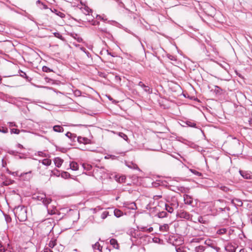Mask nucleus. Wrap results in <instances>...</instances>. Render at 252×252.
Wrapping results in <instances>:
<instances>
[{
    "label": "nucleus",
    "instance_id": "nucleus-1",
    "mask_svg": "<svg viewBox=\"0 0 252 252\" xmlns=\"http://www.w3.org/2000/svg\"><path fill=\"white\" fill-rule=\"evenodd\" d=\"M32 199L36 200L42 201L43 204L46 206L48 213L50 215H56L58 212L56 207L52 206L51 208L48 205L51 202L52 199L51 198H46V194L45 193H41L38 194H33Z\"/></svg>",
    "mask_w": 252,
    "mask_h": 252
},
{
    "label": "nucleus",
    "instance_id": "nucleus-2",
    "mask_svg": "<svg viewBox=\"0 0 252 252\" xmlns=\"http://www.w3.org/2000/svg\"><path fill=\"white\" fill-rule=\"evenodd\" d=\"M184 200L186 204L189 205L192 207H194L197 205V200H194L192 196L188 195H184Z\"/></svg>",
    "mask_w": 252,
    "mask_h": 252
},
{
    "label": "nucleus",
    "instance_id": "nucleus-3",
    "mask_svg": "<svg viewBox=\"0 0 252 252\" xmlns=\"http://www.w3.org/2000/svg\"><path fill=\"white\" fill-rule=\"evenodd\" d=\"M93 173L94 175L98 176L99 178H102L103 176L106 173V169L104 167L96 166L95 168L93 169Z\"/></svg>",
    "mask_w": 252,
    "mask_h": 252
},
{
    "label": "nucleus",
    "instance_id": "nucleus-4",
    "mask_svg": "<svg viewBox=\"0 0 252 252\" xmlns=\"http://www.w3.org/2000/svg\"><path fill=\"white\" fill-rule=\"evenodd\" d=\"M167 203L175 209H177L179 206L178 201L175 197L168 198L167 199Z\"/></svg>",
    "mask_w": 252,
    "mask_h": 252
},
{
    "label": "nucleus",
    "instance_id": "nucleus-5",
    "mask_svg": "<svg viewBox=\"0 0 252 252\" xmlns=\"http://www.w3.org/2000/svg\"><path fill=\"white\" fill-rule=\"evenodd\" d=\"M178 241V239L176 238V237L174 236H171L168 239V242L170 244H172L174 246H177L182 244L183 241L181 240V239H179V241L180 243L179 244L175 243V242H177Z\"/></svg>",
    "mask_w": 252,
    "mask_h": 252
},
{
    "label": "nucleus",
    "instance_id": "nucleus-6",
    "mask_svg": "<svg viewBox=\"0 0 252 252\" xmlns=\"http://www.w3.org/2000/svg\"><path fill=\"white\" fill-rule=\"evenodd\" d=\"M177 215L180 218L185 219L187 220H189V219L191 220L190 214L185 211L178 212Z\"/></svg>",
    "mask_w": 252,
    "mask_h": 252
},
{
    "label": "nucleus",
    "instance_id": "nucleus-7",
    "mask_svg": "<svg viewBox=\"0 0 252 252\" xmlns=\"http://www.w3.org/2000/svg\"><path fill=\"white\" fill-rule=\"evenodd\" d=\"M138 85L140 87L142 88L144 91L147 93L149 94H151L152 93V89L150 88L149 86L145 85L142 81H140Z\"/></svg>",
    "mask_w": 252,
    "mask_h": 252
},
{
    "label": "nucleus",
    "instance_id": "nucleus-8",
    "mask_svg": "<svg viewBox=\"0 0 252 252\" xmlns=\"http://www.w3.org/2000/svg\"><path fill=\"white\" fill-rule=\"evenodd\" d=\"M237 247L231 243H228L224 248L227 252H235Z\"/></svg>",
    "mask_w": 252,
    "mask_h": 252
},
{
    "label": "nucleus",
    "instance_id": "nucleus-9",
    "mask_svg": "<svg viewBox=\"0 0 252 252\" xmlns=\"http://www.w3.org/2000/svg\"><path fill=\"white\" fill-rule=\"evenodd\" d=\"M184 123L186 125H187L188 126L191 127H195V128L201 129V128L199 126H196V124L194 121L187 120V121L184 122Z\"/></svg>",
    "mask_w": 252,
    "mask_h": 252
},
{
    "label": "nucleus",
    "instance_id": "nucleus-10",
    "mask_svg": "<svg viewBox=\"0 0 252 252\" xmlns=\"http://www.w3.org/2000/svg\"><path fill=\"white\" fill-rule=\"evenodd\" d=\"M239 173L240 175L244 178L246 179H251V175L250 173L246 171L240 170Z\"/></svg>",
    "mask_w": 252,
    "mask_h": 252
},
{
    "label": "nucleus",
    "instance_id": "nucleus-11",
    "mask_svg": "<svg viewBox=\"0 0 252 252\" xmlns=\"http://www.w3.org/2000/svg\"><path fill=\"white\" fill-rule=\"evenodd\" d=\"M63 161V160L60 158H56L54 160L56 166L58 167H60L62 165Z\"/></svg>",
    "mask_w": 252,
    "mask_h": 252
},
{
    "label": "nucleus",
    "instance_id": "nucleus-12",
    "mask_svg": "<svg viewBox=\"0 0 252 252\" xmlns=\"http://www.w3.org/2000/svg\"><path fill=\"white\" fill-rule=\"evenodd\" d=\"M126 165L131 169H139L137 165L132 162H126Z\"/></svg>",
    "mask_w": 252,
    "mask_h": 252
},
{
    "label": "nucleus",
    "instance_id": "nucleus-13",
    "mask_svg": "<svg viewBox=\"0 0 252 252\" xmlns=\"http://www.w3.org/2000/svg\"><path fill=\"white\" fill-rule=\"evenodd\" d=\"M65 136L69 138L72 141H75V139L76 138V135L74 133H72L70 132H67L65 134Z\"/></svg>",
    "mask_w": 252,
    "mask_h": 252
},
{
    "label": "nucleus",
    "instance_id": "nucleus-14",
    "mask_svg": "<svg viewBox=\"0 0 252 252\" xmlns=\"http://www.w3.org/2000/svg\"><path fill=\"white\" fill-rule=\"evenodd\" d=\"M70 168L72 170L76 171L78 169V164L77 162L74 161H72L70 162L69 164Z\"/></svg>",
    "mask_w": 252,
    "mask_h": 252
},
{
    "label": "nucleus",
    "instance_id": "nucleus-15",
    "mask_svg": "<svg viewBox=\"0 0 252 252\" xmlns=\"http://www.w3.org/2000/svg\"><path fill=\"white\" fill-rule=\"evenodd\" d=\"M113 213L115 217L119 218L123 215V212L119 209H115L113 210Z\"/></svg>",
    "mask_w": 252,
    "mask_h": 252
},
{
    "label": "nucleus",
    "instance_id": "nucleus-16",
    "mask_svg": "<svg viewBox=\"0 0 252 252\" xmlns=\"http://www.w3.org/2000/svg\"><path fill=\"white\" fill-rule=\"evenodd\" d=\"M53 130L57 132H62L63 131V127L60 125L54 126L53 127Z\"/></svg>",
    "mask_w": 252,
    "mask_h": 252
},
{
    "label": "nucleus",
    "instance_id": "nucleus-17",
    "mask_svg": "<svg viewBox=\"0 0 252 252\" xmlns=\"http://www.w3.org/2000/svg\"><path fill=\"white\" fill-rule=\"evenodd\" d=\"M213 91L216 95H220L222 92V89L218 86H215V89Z\"/></svg>",
    "mask_w": 252,
    "mask_h": 252
},
{
    "label": "nucleus",
    "instance_id": "nucleus-18",
    "mask_svg": "<svg viewBox=\"0 0 252 252\" xmlns=\"http://www.w3.org/2000/svg\"><path fill=\"white\" fill-rule=\"evenodd\" d=\"M110 243L111 245L113 246L114 248L115 249H118L119 245L118 244L117 241L115 239H111L110 241Z\"/></svg>",
    "mask_w": 252,
    "mask_h": 252
},
{
    "label": "nucleus",
    "instance_id": "nucleus-19",
    "mask_svg": "<svg viewBox=\"0 0 252 252\" xmlns=\"http://www.w3.org/2000/svg\"><path fill=\"white\" fill-rule=\"evenodd\" d=\"M127 207L129 209L135 210L137 208L136 205L134 202L127 203Z\"/></svg>",
    "mask_w": 252,
    "mask_h": 252
},
{
    "label": "nucleus",
    "instance_id": "nucleus-20",
    "mask_svg": "<svg viewBox=\"0 0 252 252\" xmlns=\"http://www.w3.org/2000/svg\"><path fill=\"white\" fill-rule=\"evenodd\" d=\"M93 249H97L100 252L102 251V247L100 245L98 242L95 243L94 244L92 245Z\"/></svg>",
    "mask_w": 252,
    "mask_h": 252
},
{
    "label": "nucleus",
    "instance_id": "nucleus-21",
    "mask_svg": "<svg viewBox=\"0 0 252 252\" xmlns=\"http://www.w3.org/2000/svg\"><path fill=\"white\" fill-rule=\"evenodd\" d=\"M61 176L62 178L64 179H68L70 177V175L67 172L63 171L61 174Z\"/></svg>",
    "mask_w": 252,
    "mask_h": 252
},
{
    "label": "nucleus",
    "instance_id": "nucleus-22",
    "mask_svg": "<svg viewBox=\"0 0 252 252\" xmlns=\"http://www.w3.org/2000/svg\"><path fill=\"white\" fill-rule=\"evenodd\" d=\"M36 3L37 5H38V4L39 5V4H42V5L43 6V7H41V6H40L39 5H38L40 7V8H41V9H46L48 8V7H47V5H46L45 4L43 3L40 0H37L36 2Z\"/></svg>",
    "mask_w": 252,
    "mask_h": 252
},
{
    "label": "nucleus",
    "instance_id": "nucleus-23",
    "mask_svg": "<svg viewBox=\"0 0 252 252\" xmlns=\"http://www.w3.org/2000/svg\"><path fill=\"white\" fill-rule=\"evenodd\" d=\"M165 209L166 210L169 212V213H172L174 209H175L174 208H172L171 206H169L167 203L165 205Z\"/></svg>",
    "mask_w": 252,
    "mask_h": 252
},
{
    "label": "nucleus",
    "instance_id": "nucleus-24",
    "mask_svg": "<svg viewBox=\"0 0 252 252\" xmlns=\"http://www.w3.org/2000/svg\"><path fill=\"white\" fill-rule=\"evenodd\" d=\"M204 250L205 247L203 246H199L198 247H196L195 248L196 252H203Z\"/></svg>",
    "mask_w": 252,
    "mask_h": 252
},
{
    "label": "nucleus",
    "instance_id": "nucleus-25",
    "mask_svg": "<svg viewBox=\"0 0 252 252\" xmlns=\"http://www.w3.org/2000/svg\"><path fill=\"white\" fill-rule=\"evenodd\" d=\"M115 177L116 178L117 181L119 183L125 182L126 179V177L124 176H120L119 177V178H117V176H116Z\"/></svg>",
    "mask_w": 252,
    "mask_h": 252
},
{
    "label": "nucleus",
    "instance_id": "nucleus-26",
    "mask_svg": "<svg viewBox=\"0 0 252 252\" xmlns=\"http://www.w3.org/2000/svg\"><path fill=\"white\" fill-rule=\"evenodd\" d=\"M42 163L44 165L49 166L51 163V160L47 158H45L42 160Z\"/></svg>",
    "mask_w": 252,
    "mask_h": 252
},
{
    "label": "nucleus",
    "instance_id": "nucleus-27",
    "mask_svg": "<svg viewBox=\"0 0 252 252\" xmlns=\"http://www.w3.org/2000/svg\"><path fill=\"white\" fill-rule=\"evenodd\" d=\"M118 135L123 139H124L125 141H128V138L126 134L123 132H119L118 133Z\"/></svg>",
    "mask_w": 252,
    "mask_h": 252
},
{
    "label": "nucleus",
    "instance_id": "nucleus-28",
    "mask_svg": "<svg viewBox=\"0 0 252 252\" xmlns=\"http://www.w3.org/2000/svg\"><path fill=\"white\" fill-rule=\"evenodd\" d=\"M82 166L85 170H87V171H89V170H91L92 168V165L88 164L83 163L82 164Z\"/></svg>",
    "mask_w": 252,
    "mask_h": 252
},
{
    "label": "nucleus",
    "instance_id": "nucleus-29",
    "mask_svg": "<svg viewBox=\"0 0 252 252\" xmlns=\"http://www.w3.org/2000/svg\"><path fill=\"white\" fill-rule=\"evenodd\" d=\"M190 171L191 173L198 177H201L202 176V174L201 172H199L195 169H190Z\"/></svg>",
    "mask_w": 252,
    "mask_h": 252
},
{
    "label": "nucleus",
    "instance_id": "nucleus-30",
    "mask_svg": "<svg viewBox=\"0 0 252 252\" xmlns=\"http://www.w3.org/2000/svg\"><path fill=\"white\" fill-rule=\"evenodd\" d=\"M19 71L21 73H20V76L22 77L25 78L28 81L30 80L29 77L27 75L26 73L25 72H24V71H22L21 70H20Z\"/></svg>",
    "mask_w": 252,
    "mask_h": 252
},
{
    "label": "nucleus",
    "instance_id": "nucleus-31",
    "mask_svg": "<svg viewBox=\"0 0 252 252\" xmlns=\"http://www.w3.org/2000/svg\"><path fill=\"white\" fill-rule=\"evenodd\" d=\"M109 212L107 211H104L101 215V219L102 220L105 219L109 215Z\"/></svg>",
    "mask_w": 252,
    "mask_h": 252
},
{
    "label": "nucleus",
    "instance_id": "nucleus-32",
    "mask_svg": "<svg viewBox=\"0 0 252 252\" xmlns=\"http://www.w3.org/2000/svg\"><path fill=\"white\" fill-rule=\"evenodd\" d=\"M203 239L202 238H193L191 242V243H200L201 241H203Z\"/></svg>",
    "mask_w": 252,
    "mask_h": 252
},
{
    "label": "nucleus",
    "instance_id": "nucleus-33",
    "mask_svg": "<svg viewBox=\"0 0 252 252\" xmlns=\"http://www.w3.org/2000/svg\"><path fill=\"white\" fill-rule=\"evenodd\" d=\"M56 245L55 240H51L49 243V247L51 248H54Z\"/></svg>",
    "mask_w": 252,
    "mask_h": 252
},
{
    "label": "nucleus",
    "instance_id": "nucleus-34",
    "mask_svg": "<svg viewBox=\"0 0 252 252\" xmlns=\"http://www.w3.org/2000/svg\"><path fill=\"white\" fill-rule=\"evenodd\" d=\"M42 71L45 72H50L53 71L52 69L46 66H43L42 67Z\"/></svg>",
    "mask_w": 252,
    "mask_h": 252
},
{
    "label": "nucleus",
    "instance_id": "nucleus-35",
    "mask_svg": "<svg viewBox=\"0 0 252 252\" xmlns=\"http://www.w3.org/2000/svg\"><path fill=\"white\" fill-rule=\"evenodd\" d=\"M97 30L102 32L106 33L107 34H110L109 32L107 31V30L106 28H98Z\"/></svg>",
    "mask_w": 252,
    "mask_h": 252
},
{
    "label": "nucleus",
    "instance_id": "nucleus-36",
    "mask_svg": "<svg viewBox=\"0 0 252 252\" xmlns=\"http://www.w3.org/2000/svg\"><path fill=\"white\" fill-rule=\"evenodd\" d=\"M168 228V225L167 224H164V225L160 226L159 227L160 230L162 231H166Z\"/></svg>",
    "mask_w": 252,
    "mask_h": 252
},
{
    "label": "nucleus",
    "instance_id": "nucleus-37",
    "mask_svg": "<svg viewBox=\"0 0 252 252\" xmlns=\"http://www.w3.org/2000/svg\"><path fill=\"white\" fill-rule=\"evenodd\" d=\"M226 228H221L217 231V233L219 234H223L226 232Z\"/></svg>",
    "mask_w": 252,
    "mask_h": 252
},
{
    "label": "nucleus",
    "instance_id": "nucleus-38",
    "mask_svg": "<svg viewBox=\"0 0 252 252\" xmlns=\"http://www.w3.org/2000/svg\"><path fill=\"white\" fill-rule=\"evenodd\" d=\"M53 34L56 37L60 39H63V36L59 32H55Z\"/></svg>",
    "mask_w": 252,
    "mask_h": 252
},
{
    "label": "nucleus",
    "instance_id": "nucleus-39",
    "mask_svg": "<svg viewBox=\"0 0 252 252\" xmlns=\"http://www.w3.org/2000/svg\"><path fill=\"white\" fill-rule=\"evenodd\" d=\"M8 128L3 126L0 127V132L3 133H6L8 132Z\"/></svg>",
    "mask_w": 252,
    "mask_h": 252
},
{
    "label": "nucleus",
    "instance_id": "nucleus-40",
    "mask_svg": "<svg viewBox=\"0 0 252 252\" xmlns=\"http://www.w3.org/2000/svg\"><path fill=\"white\" fill-rule=\"evenodd\" d=\"M153 241L154 242L156 243H161V242L162 241L160 239H159V238L158 237H154L153 238Z\"/></svg>",
    "mask_w": 252,
    "mask_h": 252
},
{
    "label": "nucleus",
    "instance_id": "nucleus-41",
    "mask_svg": "<svg viewBox=\"0 0 252 252\" xmlns=\"http://www.w3.org/2000/svg\"><path fill=\"white\" fill-rule=\"evenodd\" d=\"M204 243H205L206 245H208V246H210V247L214 246L213 244V243H212V240H206V241L204 242Z\"/></svg>",
    "mask_w": 252,
    "mask_h": 252
},
{
    "label": "nucleus",
    "instance_id": "nucleus-42",
    "mask_svg": "<svg viewBox=\"0 0 252 252\" xmlns=\"http://www.w3.org/2000/svg\"><path fill=\"white\" fill-rule=\"evenodd\" d=\"M84 10L86 11V12L87 13V14L89 15L90 13H92L93 10L90 9L88 6H85Z\"/></svg>",
    "mask_w": 252,
    "mask_h": 252
},
{
    "label": "nucleus",
    "instance_id": "nucleus-43",
    "mask_svg": "<svg viewBox=\"0 0 252 252\" xmlns=\"http://www.w3.org/2000/svg\"><path fill=\"white\" fill-rule=\"evenodd\" d=\"M132 235V236L135 238H140L141 237L140 233H139V232L138 231H137V232H134V233Z\"/></svg>",
    "mask_w": 252,
    "mask_h": 252
},
{
    "label": "nucleus",
    "instance_id": "nucleus-44",
    "mask_svg": "<svg viewBox=\"0 0 252 252\" xmlns=\"http://www.w3.org/2000/svg\"><path fill=\"white\" fill-rule=\"evenodd\" d=\"M10 132L11 134H19L20 133V130L16 128H12L11 129Z\"/></svg>",
    "mask_w": 252,
    "mask_h": 252
},
{
    "label": "nucleus",
    "instance_id": "nucleus-45",
    "mask_svg": "<svg viewBox=\"0 0 252 252\" xmlns=\"http://www.w3.org/2000/svg\"><path fill=\"white\" fill-rule=\"evenodd\" d=\"M176 252H187L185 250H184L183 247H178L176 248Z\"/></svg>",
    "mask_w": 252,
    "mask_h": 252
},
{
    "label": "nucleus",
    "instance_id": "nucleus-46",
    "mask_svg": "<svg viewBox=\"0 0 252 252\" xmlns=\"http://www.w3.org/2000/svg\"><path fill=\"white\" fill-rule=\"evenodd\" d=\"M89 22H91L92 25L93 26L99 25L100 24L99 22L94 20H92L91 21L89 20Z\"/></svg>",
    "mask_w": 252,
    "mask_h": 252
},
{
    "label": "nucleus",
    "instance_id": "nucleus-47",
    "mask_svg": "<svg viewBox=\"0 0 252 252\" xmlns=\"http://www.w3.org/2000/svg\"><path fill=\"white\" fill-rule=\"evenodd\" d=\"M137 228L138 230H139L140 231H147V227L146 226H137Z\"/></svg>",
    "mask_w": 252,
    "mask_h": 252
},
{
    "label": "nucleus",
    "instance_id": "nucleus-48",
    "mask_svg": "<svg viewBox=\"0 0 252 252\" xmlns=\"http://www.w3.org/2000/svg\"><path fill=\"white\" fill-rule=\"evenodd\" d=\"M87 139L86 138H82L80 136H79L78 138H77V141H78V142L79 143H83L84 141H85Z\"/></svg>",
    "mask_w": 252,
    "mask_h": 252
},
{
    "label": "nucleus",
    "instance_id": "nucleus-49",
    "mask_svg": "<svg viewBox=\"0 0 252 252\" xmlns=\"http://www.w3.org/2000/svg\"><path fill=\"white\" fill-rule=\"evenodd\" d=\"M52 173L53 174H54V175H56V176H58V177H59L60 175V171L58 170H54L52 171Z\"/></svg>",
    "mask_w": 252,
    "mask_h": 252
},
{
    "label": "nucleus",
    "instance_id": "nucleus-50",
    "mask_svg": "<svg viewBox=\"0 0 252 252\" xmlns=\"http://www.w3.org/2000/svg\"><path fill=\"white\" fill-rule=\"evenodd\" d=\"M235 201L237 202V205L239 206H242L243 205V203L242 202V201L239 199H237V198H235Z\"/></svg>",
    "mask_w": 252,
    "mask_h": 252
},
{
    "label": "nucleus",
    "instance_id": "nucleus-51",
    "mask_svg": "<svg viewBox=\"0 0 252 252\" xmlns=\"http://www.w3.org/2000/svg\"><path fill=\"white\" fill-rule=\"evenodd\" d=\"M107 97L110 100L112 101L114 104H116L118 103L117 100H114L110 95H108Z\"/></svg>",
    "mask_w": 252,
    "mask_h": 252
},
{
    "label": "nucleus",
    "instance_id": "nucleus-52",
    "mask_svg": "<svg viewBox=\"0 0 252 252\" xmlns=\"http://www.w3.org/2000/svg\"><path fill=\"white\" fill-rule=\"evenodd\" d=\"M5 249L0 242V252H5Z\"/></svg>",
    "mask_w": 252,
    "mask_h": 252
},
{
    "label": "nucleus",
    "instance_id": "nucleus-53",
    "mask_svg": "<svg viewBox=\"0 0 252 252\" xmlns=\"http://www.w3.org/2000/svg\"><path fill=\"white\" fill-rule=\"evenodd\" d=\"M44 79H45V81H46V82H48V83H49V82H53V81H54V80H52V79H50V78H48V77H45L44 78Z\"/></svg>",
    "mask_w": 252,
    "mask_h": 252
},
{
    "label": "nucleus",
    "instance_id": "nucleus-54",
    "mask_svg": "<svg viewBox=\"0 0 252 252\" xmlns=\"http://www.w3.org/2000/svg\"><path fill=\"white\" fill-rule=\"evenodd\" d=\"M166 214L165 212H162L161 213H160L158 215V217L161 218L164 217V215Z\"/></svg>",
    "mask_w": 252,
    "mask_h": 252
},
{
    "label": "nucleus",
    "instance_id": "nucleus-55",
    "mask_svg": "<svg viewBox=\"0 0 252 252\" xmlns=\"http://www.w3.org/2000/svg\"><path fill=\"white\" fill-rule=\"evenodd\" d=\"M96 18H97V19H100V20H102V21H106V19H104L103 17H102L100 15H98V14H97V15H96Z\"/></svg>",
    "mask_w": 252,
    "mask_h": 252
},
{
    "label": "nucleus",
    "instance_id": "nucleus-56",
    "mask_svg": "<svg viewBox=\"0 0 252 252\" xmlns=\"http://www.w3.org/2000/svg\"><path fill=\"white\" fill-rule=\"evenodd\" d=\"M62 218H49L45 220H47L52 219L53 220H54L55 219H56V220H62Z\"/></svg>",
    "mask_w": 252,
    "mask_h": 252
},
{
    "label": "nucleus",
    "instance_id": "nucleus-57",
    "mask_svg": "<svg viewBox=\"0 0 252 252\" xmlns=\"http://www.w3.org/2000/svg\"><path fill=\"white\" fill-rule=\"evenodd\" d=\"M211 247L213 248L214 249L216 250L217 252H219L220 250V249L219 247H218L214 245V246H211Z\"/></svg>",
    "mask_w": 252,
    "mask_h": 252
},
{
    "label": "nucleus",
    "instance_id": "nucleus-58",
    "mask_svg": "<svg viewBox=\"0 0 252 252\" xmlns=\"http://www.w3.org/2000/svg\"><path fill=\"white\" fill-rule=\"evenodd\" d=\"M162 184L164 186H170V185L168 183H167L166 181H164V182H162Z\"/></svg>",
    "mask_w": 252,
    "mask_h": 252
},
{
    "label": "nucleus",
    "instance_id": "nucleus-59",
    "mask_svg": "<svg viewBox=\"0 0 252 252\" xmlns=\"http://www.w3.org/2000/svg\"><path fill=\"white\" fill-rule=\"evenodd\" d=\"M58 15H59L62 18H63L65 16V15L62 12H59V14H58Z\"/></svg>",
    "mask_w": 252,
    "mask_h": 252
},
{
    "label": "nucleus",
    "instance_id": "nucleus-60",
    "mask_svg": "<svg viewBox=\"0 0 252 252\" xmlns=\"http://www.w3.org/2000/svg\"><path fill=\"white\" fill-rule=\"evenodd\" d=\"M153 230V228L152 227H150L149 228L147 229V231H148L149 232H150L152 231Z\"/></svg>",
    "mask_w": 252,
    "mask_h": 252
},
{
    "label": "nucleus",
    "instance_id": "nucleus-61",
    "mask_svg": "<svg viewBox=\"0 0 252 252\" xmlns=\"http://www.w3.org/2000/svg\"><path fill=\"white\" fill-rule=\"evenodd\" d=\"M44 252H53L50 249L48 248H46L44 250Z\"/></svg>",
    "mask_w": 252,
    "mask_h": 252
},
{
    "label": "nucleus",
    "instance_id": "nucleus-62",
    "mask_svg": "<svg viewBox=\"0 0 252 252\" xmlns=\"http://www.w3.org/2000/svg\"><path fill=\"white\" fill-rule=\"evenodd\" d=\"M9 126H15V125L13 122H10L9 123Z\"/></svg>",
    "mask_w": 252,
    "mask_h": 252
},
{
    "label": "nucleus",
    "instance_id": "nucleus-63",
    "mask_svg": "<svg viewBox=\"0 0 252 252\" xmlns=\"http://www.w3.org/2000/svg\"><path fill=\"white\" fill-rule=\"evenodd\" d=\"M17 146L18 147L20 148H23V146L22 145L20 144H18L17 145Z\"/></svg>",
    "mask_w": 252,
    "mask_h": 252
},
{
    "label": "nucleus",
    "instance_id": "nucleus-64",
    "mask_svg": "<svg viewBox=\"0 0 252 252\" xmlns=\"http://www.w3.org/2000/svg\"><path fill=\"white\" fill-rule=\"evenodd\" d=\"M249 122L250 124H252V118L250 119Z\"/></svg>",
    "mask_w": 252,
    "mask_h": 252
}]
</instances>
